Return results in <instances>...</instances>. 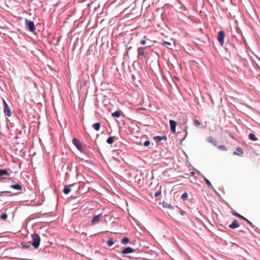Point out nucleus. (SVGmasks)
I'll return each instance as SVG.
<instances>
[{
	"label": "nucleus",
	"mask_w": 260,
	"mask_h": 260,
	"mask_svg": "<svg viewBox=\"0 0 260 260\" xmlns=\"http://www.w3.org/2000/svg\"><path fill=\"white\" fill-rule=\"evenodd\" d=\"M170 128H171V131L172 133L173 134L175 133L176 126L177 125L176 122L173 120H170Z\"/></svg>",
	"instance_id": "nucleus-7"
},
{
	"label": "nucleus",
	"mask_w": 260,
	"mask_h": 260,
	"mask_svg": "<svg viewBox=\"0 0 260 260\" xmlns=\"http://www.w3.org/2000/svg\"><path fill=\"white\" fill-rule=\"evenodd\" d=\"M114 141V139L113 137H110L107 140V142L110 144H113Z\"/></svg>",
	"instance_id": "nucleus-18"
},
{
	"label": "nucleus",
	"mask_w": 260,
	"mask_h": 260,
	"mask_svg": "<svg viewBox=\"0 0 260 260\" xmlns=\"http://www.w3.org/2000/svg\"><path fill=\"white\" fill-rule=\"evenodd\" d=\"M135 250L131 248V247H126V248H124L123 250H122V253L123 254H127V253H132L133 252H134Z\"/></svg>",
	"instance_id": "nucleus-9"
},
{
	"label": "nucleus",
	"mask_w": 260,
	"mask_h": 260,
	"mask_svg": "<svg viewBox=\"0 0 260 260\" xmlns=\"http://www.w3.org/2000/svg\"><path fill=\"white\" fill-rule=\"evenodd\" d=\"M245 220H246V221H247V222H248V223L250 225H252V223L250 221H249L248 219H247L246 218V219H245Z\"/></svg>",
	"instance_id": "nucleus-34"
},
{
	"label": "nucleus",
	"mask_w": 260,
	"mask_h": 260,
	"mask_svg": "<svg viewBox=\"0 0 260 260\" xmlns=\"http://www.w3.org/2000/svg\"><path fill=\"white\" fill-rule=\"evenodd\" d=\"M0 193H11V191H3L0 192Z\"/></svg>",
	"instance_id": "nucleus-32"
},
{
	"label": "nucleus",
	"mask_w": 260,
	"mask_h": 260,
	"mask_svg": "<svg viewBox=\"0 0 260 260\" xmlns=\"http://www.w3.org/2000/svg\"><path fill=\"white\" fill-rule=\"evenodd\" d=\"M139 55L144 56L145 55V48L140 47L138 49Z\"/></svg>",
	"instance_id": "nucleus-13"
},
{
	"label": "nucleus",
	"mask_w": 260,
	"mask_h": 260,
	"mask_svg": "<svg viewBox=\"0 0 260 260\" xmlns=\"http://www.w3.org/2000/svg\"><path fill=\"white\" fill-rule=\"evenodd\" d=\"M98 223V215H94L91 220V224L94 225Z\"/></svg>",
	"instance_id": "nucleus-17"
},
{
	"label": "nucleus",
	"mask_w": 260,
	"mask_h": 260,
	"mask_svg": "<svg viewBox=\"0 0 260 260\" xmlns=\"http://www.w3.org/2000/svg\"><path fill=\"white\" fill-rule=\"evenodd\" d=\"M21 244L22 245V247L25 249H27L30 247L29 244H24L23 243H22Z\"/></svg>",
	"instance_id": "nucleus-27"
},
{
	"label": "nucleus",
	"mask_w": 260,
	"mask_h": 260,
	"mask_svg": "<svg viewBox=\"0 0 260 260\" xmlns=\"http://www.w3.org/2000/svg\"><path fill=\"white\" fill-rule=\"evenodd\" d=\"M236 150L238 152L236 151H235L234 152V154L235 155H240L241 154H242L243 153V149L241 147H238L236 148Z\"/></svg>",
	"instance_id": "nucleus-15"
},
{
	"label": "nucleus",
	"mask_w": 260,
	"mask_h": 260,
	"mask_svg": "<svg viewBox=\"0 0 260 260\" xmlns=\"http://www.w3.org/2000/svg\"><path fill=\"white\" fill-rule=\"evenodd\" d=\"M204 181L205 182V183L208 185V186H211L212 188H213L211 184V182H210V181L207 179L206 178H205L204 179Z\"/></svg>",
	"instance_id": "nucleus-26"
},
{
	"label": "nucleus",
	"mask_w": 260,
	"mask_h": 260,
	"mask_svg": "<svg viewBox=\"0 0 260 260\" xmlns=\"http://www.w3.org/2000/svg\"><path fill=\"white\" fill-rule=\"evenodd\" d=\"M146 42L145 40H142L141 41V44L142 45H144L146 44Z\"/></svg>",
	"instance_id": "nucleus-31"
},
{
	"label": "nucleus",
	"mask_w": 260,
	"mask_h": 260,
	"mask_svg": "<svg viewBox=\"0 0 260 260\" xmlns=\"http://www.w3.org/2000/svg\"><path fill=\"white\" fill-rule=\"evenodd\" d=\"M25 27L27 30H29L31 32H34L36 30L34 22L27 19L25 20Z\"/></svg>",
	"instance_id": "nucleus-3"
},
{
	"label": "nucleus",
	"mask_w": 260,
	"mask_h": 260,
	"mask_svg": "<svg viewBox=\"0 0 260 260\" xmlns=\"http://www.w3.org/2000/svg\"><path fill=\"white\" fill-rule=\"evenodd\" d=\"M10 187L21 191L22 190V187L20 184H12L10 185Z\"/></svg>",
	"instance_id": "nucleus-11"
},
{
	"label": "nucleus",
	"mask_w": 260,
	"mask_h": 260,
	"mask_svg": "<svg viewBox=\"0 0 260 260\" xmlns=\"http://www.w3.org/2000/svg\"><path fill=\"white\" fill-rule=\"evenodd\" d=\"M98 125H99V129H100V124L99 123L98 124Z\"/></svg>",
	"instance_id": "nucleus-35"
},
{
	"label": "nucleus",
	"mask_w": 260,
	"mask_h": 260,
	"mask_svg": "<svg viewBox=\"0 0 260 260\" xmlns=\"http://www.w3.org/2000/svg\"><path fill=\"white\" fill-rule=\"evenodd\" d=\"M77 184H72L69 185H65L64 189L63 190V191L64 194H67L70 192L71 191V187L74 186V185H76Z\"/></svg>",
	"instance_id": "nucleus-8"
},
{
	"label": "nucleus",
	"mask_w": 260,
	"mask_h": 260,
	"mask_svg": "<svg viewBox=\"0 0 260 260\" xmlns=\"http://www.w3.org/2000/svg\"><path fill=\"white\" fill-rule=\"evenodd\" d=\"M188 198V194L187 192H184L182 195V197H181V199L184 201L185 200H186Z\"/></svg>",
	"instance_id": "nucleus-23"
},
{
	"label": "nucleus",
	"mask_w": 260,
	"mask_h": 260,
	"mask_svg": "<svg viewBox=\"0 0 260 260\" xmlns=\"http://www.w3.org/2000/svg\"><path fill=\"white\" fill-rule=\"evenodd\" d=\"M160 194V192H159V191H157V192H156L155 193V197H158Z\"/></svg>",
	"instance_id": "nucleus-33"
},
{
	"label": "nucleus",
	"mask_w": 260,
	"mask_h": 260,
	"mask_svg": "<svg viewBox=\"0 0 260 260\" xmlns=\"http://www.w3.org/2000/svg\"><path fill=\"white\" fill-rule=\"evenodd\" d=\"M32 242L31 245L36 248L37 249L40 244L41 238L40 236L37 234L34 233L31 235Z\"/></svg>",
	"instance_id": "nucleus-2"
},
{
	"label": "nucleus",
	"mask_w": 260,
	"mask_h": 260,
	"mask_svg": "<svg viewBox=\"0 0 260 260\" xmlns=\"http://www.w3.org/2000/svg\"><path fill=\"white\" fill-rule=\"evenodd\" d=\"M92 127L96 131H98V123L93 124Z\"/></svg>",
	"instance_id": "nucleus-28"
},
{
	"label": "nucleus",
	"mask_w": 260,
	"mask_h": 260,
	"mask_svg": "<svg viewBox=\"0 0 260 260\" xmlns=\"http://www.w3.org/2000/svg\"><path fill=\"white\" fill-rule=\"evenodd\" d=\"M10 173L7 169L0 170V182H6L9 179Z\"/></svg>",
	"instance_id": "nucleus-1"
},
{
	"label": "nucleus",
	"mask_w": 260,
	"mask_h": 260,
	"mask_svg": "<svg viewBox=\"0 0 260 260\" xmlns=\"http://www.w3.org/2000/svg\"><path fill=\"white\" fill-rule=\"evenodd\" d=\"M8 218V215L6 213H3L1 216V218L3 220H6Z\"/></svg>",
	"instance_id": "nucleus-25"
},
{
	"label": "nucleus",
	"mask_w": 260,
	"mask_h": 260,
	"mask_svg": "<svg viewBox=\"0 0 260 260\" xmlns=\"http://www.w3.org/2000/svg\"><path fill=\"white\" fill-rule=\"evenodd\" d=\"M113 244L114 242L113 241L112 239H109V240L107 241V245L110 247L113 245Z\"/></svg>",
	"instance_id": "nucleus-24"
},
{
	"label": "nucleus",
	"mask_w": 260,
	"mask_h": 260,
	"mask_svg": "<svg viewBox=\"0 0 260 260\" xmlns=\"http://www.w3.org/2000/svg\"><path fill=\"white\" fill-rule=\"evenodd\" d=\"M233 214L238 217H239L241 219H246V218L243 217V216L241 215L240 214H239V213H237L235 211H233Z\"/></svg>",
	"instance_id": "nucleus-19"
},
{
	"label": "nucleus",
	"mask_w": 260,
	"mask_h": 260,
	"mask_svg": "<svg viewBox=\"0 0 260 260\" xmlns=\"http://www.w3.org/2000/svg\"><path fill=\"white\" fill-rule=\"evenodd\" d=\"M248 138L251 140V141H256L257 140V137H256V136L255 135V134H253V133H250L249 134V135H248Z\"/></svg>",
	"instance_id": "nucleus-14"
},
{
	"label": "nucleus",
	"mask_w": 260,
	"mask_h": 260,
	"mask_svg": "<svg viewBox=\"0 0 260 260\" xmlns=\"http://www.w3.org/2000/svg\"><path fill=\"white\" fill-rule=\"evenodd\" d=\"M4 106V112L5 114L8 116L10 117L12 115L11 110L9 108V107L6 102L3 99Z\"/></svg>",
	"instance_id": "nucleus-5"
},
{
	"label": "nucleus",
	"mask_w": 260,
	"mask_h": 260,
	"mask_svg": "<svg viewBox=\"0 0 260 260\" xmlns=\"http://www.w3.org/2000/svg\"><path fill=\"white\" fill-rule=\"evenodd\" d=\"M193 124L194 125L197 126V127H199L201 125V122H200V121L198 119H194L193 120Z\"/></svg>",
	"instance_id": "nucleus-21"
},
{
	"label": "nucleus",
	"mask_w": 260,
	"mask_h": 260,
	"mask_svg": "<svg viewBox=\"0 0 260 260\" xmlns=\"http://www.w3.org/2000/svg\"><path fill=\"white\" fill-rule=\"evenodd\" d=\"M72 143L78 149V150H79L81 152L83 151V149L81 142L78 139L76 138H74L72 140Z\"/></svg>",
	"instance_id": "nucleus-6"
},
{
	"label": "nucleus",
	"mask_w": 260,
	"mask_h": 260,
	"mask_svg": "<svg viewBox=\"0 0 260 260\" xmlns=\"http://www.w3.org/2000/svg\"><path fill=\"white\" fill-rule=\"evenodd\" d=\"M122 112L121 110H117L112 114V116L114 118H118L122 114Z\"/></svg>",
	"instance_id": "nucleus-12"
},
{
	"label": "nucleus",
	"mask_w": 260,
	"mask_h": 260,
	"mask_svg": "<svg viewBox=\"0 0 260 260\" xmlns=\"http://www.w3.org/2000/svg\"><path fill=\"white\" fill-rule=\"evenodd\" d=\"M129 242V239L127 237L123 238L121 240V243L123 244H126L128 243Z\"/></svg>",
	"instance_id": "nucleus-20"
},
{
	"label": "nucleus",
	"mask_w": 260,
	"mask_h": 260,
	"mask_svg": "<svg viewBox=\"0 0 260 260\" xmlns=\"http://www.w3.org/2000/svg\"><path fill=\"white\" fill-rule=\"evenodd\" d=\"M218 148L219 149H220L221 150H223V151H226L227 150L226 147L224 145H220L218 146Z\"/></svg>",
	"instance_id": "nucleus-22"
},
{
	"label": "nucleus",
	"mask_w": 260,
	"mask_h": 260,
	"mask_svg": "<svg viewBox=\"0 0 260 260\" xmlns=\"http://www.w3.org/2000/svg\"><path fill=\"white\" fill-rule=\"evenodd\" d=\"M225 37V33L223 31L220 30L218 32L217 35V40L219 41L220 45L223 46L224 44V39Z\"/></svg>",
	"instance_id": "nucleus-4"
},
{
	"label": "nucleus",
	"mask_w": 260,
	"mask_h": 260,
	"mask_svg": "<svg viewBox=\"0 0 260 260\" xmlns=\"http://www.w3.org/2000/svg\"><path fill=\"white\" fill-rule=\"evenodd\" d=\"M162 44H164V45L167 44V45H171V43L170 42H166V41H163Z\"/></svg>",
	"instance_id": "nucleus-30"
},
{
	"label": "nucleus",
	"mask_w": 260,
	"mask_h": 260,
	"mask_svg": "<svg viewBox=\"0 0 260 260\" xmlns=\"http://www.w3.org/2000/svg\"><path fill=\"white\" fill-rule=\"evenodd\" d=\"M154 139L155 141H160L161 140H167V137L165 136H156L155 138H154Z\"/></svg>",
	"instance_id": "nucleus-16"
},
{
	"label": "nucleus",
	"mask_w": 260,
	"mask_h": 260,
	"mask_svg": "<svg viewBox=\"0 0 260 260\" xmlns=\"http://www.w3.org/2000/svg\"><path fill=\"white\" fill-rule=\"evenodd\" d=\"M145 146H148L150 145V141L148 140L146 141L144 144Z\"/></svg>",
	"instance_id": "nucleus-29"
},
{
	"label": "nucleus",
	"mask_w": 260,
	"mask_h": 260,
	"mask_svg": "<svg viewBox=\"0 0 260 260\" xmlns=\"http://www.w3.org/2000/svg\"><path fill=\"white\" fill-rule=\"evenodd\" d=\"M240 226L239 223L236 219H235L233 222L229 225V227L231 229H236L238 228Z\"/></svg>",
	"instance_id": "nucleus-10"
},
{
	"label": "nucleus",
	"mask_w": 260,
	"mask_h": 260,
	"mask_svg": "<svg viewBox=\"0 0 260 260\" xmlns=\"http://www.w3.org/2000/svg\"><path fill=\"white\" fill-rule=\"evenodd\" d=\"M98 218H99V219L100 218V215H99Z\"/></svg>",
	"instance_id": "nucleus-36"
}]
</instances>
